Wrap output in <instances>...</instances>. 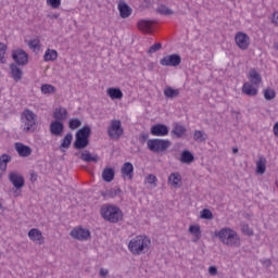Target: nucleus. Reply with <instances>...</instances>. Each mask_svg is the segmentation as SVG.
<instances>
[{
	"label": "nucleus",
	"instance_id": "nucleus-1",
	"mask_svg": "<svg viewBox=\"0 0 278 278\" xmlns=\"http://www.w3.org/2000/svg\"><path fill=\"white\" fill-rule=\"evenodd\" d=\"M38 127V115L34 111L26 109L21 114V129L24 134H34Z\"/></svg>",
	"mask_w": 278,
	"mask_h": 278
},
{
	"label": "nucleus",
	"instance_id": "nucleus-2",
	"mask_svg": "<svg viewBox=\"0 0 278 278\" xmlns=\"http://www.w3.org/2000/svg\"><path fill=\"white\" fill-rule=\"evenodd\" d=\"M151 248V239L147 236H137L128 243V249L132 255H142Z\"/></svg>",
	"mask_w": 278,
	"mask_h": 278
},
{
	"label": "nucleus",
	"instance_id": "nucleus-3",
	"mask_svg": "<svg viewBox=\"0 0 278 278\" xmlns=\"http://www.w3.org/2000/svg\"><path fill=\"white\" fill-rule=\"evenodd\" d=\"M215 236L219 238L220 242L226 244V247H240L238 233L230 228H223L218 232H215Z\"/></svg>",
	"mask_w": 278,
	"mask_h": 278
},
{
	"label": "nucleus",
	"instance_id": "nucleus-4",
	"mask_svg": "<svg viewBox=\"0 0 278 278\" xmlns=\"http://www.w3.org/2000/svg\"><path fill=\"white\" fill-rule=\"evenodd\" d=\"M100 214L102 218L109 223H118L119 220H123V212L114 205L104 204L100 210Z\"/></svg>",
	"mask_w": 278,
	"mask_h": 278
},
{
	"label": "nucleus",
	"instance_id": "nucleus-5",
	"mask_svg": "<svg viewBox=\"0 0 278 278\" xmlns=\"http://www.w3.org/2000/svg\"><path fill=\"white\" fill-rule=\"evenodd\" d=\"M173 142L168 139H148L147 147L152 153H164L170 149Z\"/></svg>",
	"mask_w": 278,
	"mask_h": 278
},
{
	"label": "nucleus",
	"instance_id": "nucleus-6",
	"mask_svg": "<svg viewBox=\"0 0 278 278\" xmlns=\"http://www.w3.org/2000/svg\"><path fill=\"white\" fill-rule=\"evenodd\" d=\"M90 138V126H84L76 132L75 149H86Z\"/></svg>",
	"mask_w": 278,
	"mask_h": 278
},
{
	"label": "nucleus",
	"instance_id": "nucleus-7",
	"mask_svg": "<svg viewBox=\"0 0 278 278\" xmlns=\"http://www.w3.org/2000/svg\"><path fill=\"white\" fill-rule=\"evenodd\" d=\"M123 134H125V130L123 129V124L121 123V119H112L108 127L109 138H111L112 140H118L123 136Z\"/></svg>",
	"mask_w": 278,
	"mask_h": 278
},
{
	"label": "nucleus",
	"instance_id": "nucleus-8",
	"mask_svg": "<svg viewBox=\"0 0 278 278\" xmlns=\"http://www.w3.org/2000/svg\"><path fill=\"white\" fill-rule=\"evenodd\" d=\"M11 55L17 66H27V64H29V54L23 49L13 50Z\"/></svg>",
	"mask_w": 278,
	"mask_h": 278
},
{
	"label": "nucleus",
	"instance_id": "nucleus-9",
	"mask_svg": "<svg viewBox=\"0 0 278 278\" xmlns=\"http://www.w3.org/2000/svg\"><path fill=\"white\" fill-rule=\"evenodd\" d=\"M235 42L241 51H247L251 47V37L247 33L238 31L235 36Z\"/></svg>",
	"mask_w": 278,
	"mask_h": 278
},
{
	"label": "nucleus",
	"instance_id": "nucleus-10",
	"mask_svg": "<svg viewBox=\"0 0 278 278\" xmlns=\"http://www.w3.org/2000/svg\"><path fill=\"white\" fill-rule=\"evenodd\" d=\"M161 66H179L181 64V56L179 54H168L161 59Z\"/></svg>",
	"mask_w": 278,
	"mask_h": 278
},
{
	"label": "nucleus",
	"instance_id": "nucleus-11",
	"mask_svg": "<svg viewBox=\"0 0 278 278\" xmlns=\"http://www.w3.org/2000/svg\"><path fill=\"white\" fill-rule=\"evenodd\" d=\"M243 94L248 97H257V92H260V85H255L250 81H245L241 88Z\"/></svg>",
	"mask_w": 278,
	"mask_h": 278
},
{
	"label": "nucleus",
	"instance_id": "nucleus-12",
	"mask_svg": "<svg viewBox=\"0 0 278 278\" xmlns=\"http://www.w3.org/2000/svg\"><path fill=\"white\" fill-rule=\"evenodd\" d=\"M70 236H72V238H75V240H88L90 238V230L86 229V228H74Z\"/></svg>",
	"mask_w": 278,
	"mask_h": 278
},
{
	"label": "nucleus",
	"instance_id": "nucleus-13",
	"mask_svg": "<svg viewBox=\"0 0 278 278\" xmlns=\"http://www.w3.org/2000/svg\"><path fill=\"white\" fill-rule=\"evenodd\" d=\"M168 126L164 124H155L150 129L151 136H156L159 138H164L168 134Z\"/></svg>",
	"mask_w": 278,
	"mask_h": 278
},
{
	"label": "nucleus",
	"instance_id": "nucleus-14",
	"mask_svg": "<svg viewBox=\"0 0 278 278\" xmlns=\"http://www.w3.org/2000/svg\"><path fill=\"white\" fill-rule=\"evenodd\" d=\"M14 149L20 157H29V155H31V153L34 152V150H31V147L21 142H16L14 144Z\"/></svg>",
	"mask_w": 278,
	"mask_h": 278
},
{
	"label": "nucleus",
	"instance_id": "nucleus-15",
	"mask_svg": "<svg viewBox=\"0 0 278 278\" xmlns=\"http://www.w3.org/2000/svg\"><path fill=\"white\" fill-rule=\"evenodd\" d=\"M52 116H53L54 121L64 123V121H66V118H68V110H66V108H64V106H56V108H54V110L52 112Z\"/></svg>",
	"mask_w": 278,
	"mask_h": 278
},
{
	"label": "nucleus",
	"instance_id": "nucleus-16",
	"mask_svg": "<svg viewBox=\"0 0 278 278\" xmlns=\"http://www.w3.org/2000/svg\"><path fill=\"white\" fill-rule=\"evenodd\" d=\"M153 25H155V22L150 21V20H140L137 23L138 30L142 31L143 34L153 33Z\"/></svg>",
	"mask_w": 278,
	"mask_h": 278
},
{
	"label": "nucleus",
	"instance_id": "nucleus-17",
	"mask_svg": "<svg viewBox=\"0 0 278 278\" xmlns=\"http://www.w3.org/2000/svg\"><path fill=\"white\" fill-rule=\"evenodd\" d=\"M117 10L119 12L121 18H129L131 16L134 10L129 4H127L125 1H119L117 4Z\"/></svg>",
	"mask_w": 278,
	"mask_h": 278
},
{
	"label": "nucleus",
	"instance_id": "nucleus-18",
	"mask_svg": "<svg viewBox=\"0 0 278 278\" xmlns=\"http://www.w3.org/2000/svg\"><path fill=\"white\" fill-rule=\"evenodd\" d=\"M63 132H64L63 122L54 119L50 123V134L52 136H62Z\"/></svg>",
	"mask_w": 278,
	"mask_h": 278
},
{
	"label": "nucleus",
	"instance_id": "nucleus-19",
	"mask_svg": "<svg viewBox=\"0 0 278 278\" xmlns=\"http://www.w3.org/2000/svg\"><path fill=\"white\" fill-rule=\"evenodd\" d=\"M247 78L249 79L250 84H254L255 86H260V84H262V74H260V71L255 68H251L248 72Z\"/></svg>",
	"mask_w": 278,
	"mask_h": 278
},
{
	"label": "nucleus",
	"instance_id": "nucleus-20",
	"mask_svg": "<svg viewBox=\"0 0 278 278\" xmlns=\"http://www.w3.org/2000/svg\"><path fill=\"white\" fill-rule=\"evenodd\" d=\"M106 94L111 101H121V99H123V90H121L118 87L108 88Z\"/></svg>",
	"mask_w": 278,
	"mask_h": 278
},
{
	"label": "nucleus",
	"instance_id": "nucleus-21",
	"mask_svg": "<svg viewBox=\"0 0 278 278\" xmlns=\"http://www.w3.org/2000/svg\"><path fill=\"white\" fill-rule=\"evenodd\" d=\"M28 238L36 242L37 244H42L45 242V238L42 237V232L36 228H33L28 231Z\"/></svg>",
	"mask_w": 278,
	"mask_h": 278
},
{
	"label": "nucleus",
	"instance_id": "nucleus-22",
	"mask_svg": "<svg viewBox=\"0 0 278 278\" xmlns=\"http://www.w3.org/2000/svg\"><path fill=\"white\" fill-rule=\"evenodd\" d=\"M10 71L11 77L14 79V81H21L23 79V70H21L18 65L12 63L10 65Z\"/></svg>",
	"mask_w": 278,
	"mask_h": 278
},
{
	"label": "nucleus",
	"instance_id": "nucleus-23",
	"mask_svg": "<svg viewBox=\"0 0 278 278\" xmlns=\"http://www.w3.org/2000/svg\"><path fill=\"white\" fill-rule=\"evenodd\" d=\"M9 179L16 190H21L25 186V178L21 175H10Z\"/></svg>",
	"mask_w": 278,
	"mask_h": 278
},
{
	"label": "nucleus",
	"instance_id": "nucleus-24",
	"mask_svg": "<svg viewBox=\"0 0 278 278\" xmlns=\"http://www.w3.org/2000/svg\"><path fill=\"white\" fill-rule=\"evenodd\" d=\"M163 94L166 99H176V97H179V89L172 86H166L163 89Z\"/></svg>",
	"mask_w": 278,
	"mask_h": 278
},
{
	"label": "nucleus",
	"instance_id": "nucleus-25",
	"mask_svg": "<svg viewBox=\"0 0 278 278\" xmlns=\"http://www.w3.org/2000/svg\"><path fill=\"white\" fill-rule=\"evenodd\" d=\"M58 60V50L48 48L43 54V62H55Z\"/></svg>",
	"mask_w": 278,
	"mask_h": 278
},
{
	"label": "nucleus",
	"instance_id": "nucleus-26",
	"mask_svg": "<svg viewBox=\"0 0 278 278\" xmlns=\"http://www.w3.org/2000/svg\"><path fill=\"white\" fill-rule=\"evenodd\" d=\"M155 10L157 14H162L163 16H173V14H175V11H173V9L168 8L166 4H157Z\"/></svg>",
	"mask_w": 278,
	"mask_h": 278
},
{
	"label": "nucleus",
	"instance_id": "nucleus-27",
	"mask_svg": "<svg viewBox=\"0 0 278 278\" xmlns=\"http://www.w3.org/2000/svg\"><path fill=\"white\" fill-rule=\"evenodd\" d=\"M172 134L174 136H176V138H182V136L186 135V126L179 124V123H175L173 125V130Z\"/></svg>",
	"mask_w": 278,
	"mask_h": 278
},
{
	"label": "nucleus",
	"instance_id": "nucleus-28",
	"mask_svg": "<svg viewBox=\"0 0 278 278\" xmlns=\"http://www.w3.org/2000/svg\"><path fill=\"white\" fill-rule=\"evenodd\" d=\"M73 142V134L68 132L65 135V137L63 138L61 146H60V151H62V153H64L66 151V149L71 148V143Z\"/></svg>",
	"mask_w": 278,
	"mask_h": 278
},
{
	"label": "nucleus",
	"instance_id": "nucleus-29",
	"mask_svg": "<svg viewBox=\"0 0 278 278\" xmlns=\"http://www.w3.org/2000/svg\"><path fill=\"white\" fill-rule=\"evenodd\" d=\"M80 160L84 162H99V155L92 154L88 150H84L80 154Z\"/></svg>",
	"mask_w": 278,
	"mask_h": 278
},
{
	"label": "nucleus",
	"instance_id": "nucleus-30",
	"mask_svg": "<svg viewBox=\"0 0 278 278\" xmlns=\"http://www.w3.org/2000/svg\"><path fill=\"white\" fill-rule=\"evenodd\" d=\"M12 162V156L10 154H2L0 156V173H5L8 170V164Z\"/></svg>",
	"mask_w": 278,
	"mask_h": 278
},
{
	"label": "nucleus",
	"instance_id": "nucleus-31",
	"mask_svg": "<svg viewBox=\"0 0 278 278\" xmlns=\"http://www.w3.org/2000/svg\"><path fill=\"white\" fill-rule=\"evenodd\" d=\"M168 184L172 188H181V175H169Z\"/></svg>",
	"mask_w": 278,
	"mask_h": 278
},
{
	"label": "nucleus",
	"instance_id": "nucleus-32",
	"mask_svg": "<svg viewBox=\"0 0 278 278\" xmlns=\"http://www.w3.org/2000/svg\"><path fill=\"white\" fill-rule=\"evenodd\" d=\"M256 173L264 175L266 173V157H260L256 162Z\"/></svg>",
	"mask_w": 278,
	"mask_h": 278
},
{
	"label": "nucleus",
	"instance_id": "nucleus-33",
	"mask_svg": "<svg viewBox=\"0 0 278 278\" xmlns=\"http://www.w3.org/2000/svg\"><path fill=\"white\" fill-rule=\"evenodd\" d=\"M189 233H192V236H195V238L192 239V242H199V240H201V227L200 226H190Z\"/></svg>",
	"mask_w": 278,
	"mask_h": 278
},
{
	"label": "nucleus",
	"instance_id": "nucleus-34",
	"mask_svg": "<svg viewBox=\"0 0 278 278\" xmlns=\"http://www.w3.org/2000/svg\"><path fill=\"white\" fill-rule=\"evenodd\" d=\"M56 88L53 85L50 84H43L41 85V94H55Z\"/></svg>",
	"mask_w": 278,
	"mask_h": 278
},
{
	"label": "nucleus",
	"instance_id": "nucleus-35",
	"mask_svg": "<svg viewBox=\"0 0 278 278\" xmlns=\"http://www.w3.org/2000/svg\"><path fill=\"white\" fill-rule=\"evenodd\" d=\"M193 160H194V155H192L190 151H184L180 155V162L182 164H191Z\"/></svg>",
	"mask_w": 278,
	"mask_h": 278
},
{
	"label": "nucleus",
	"instance_id": "nucleus-36",
	"mask_svg": "<svg viewBox=\"0 0 278 278\" xmlns=\"http://www.w3.org/2000/svg\"><path fill=\"white\" fill-rule=\"evenodd\" d=\"M28 47L29 49H31V51H34V53H38L40 51V39L35 38V39H30L28 41Z\"/></svg>",
	"mask_w": 278,
	"mask_h": 278
},
{
	"label": "nucleus",
	"instance_id": "nucleus-37",
	"mask_svg": "<svg viewBox=\"0 0 278 278\" xmlns=\"http://www.w3.org/2000/svg\"><path fill=\"white\" fill-rule=\"evenodd\" d=\"M101 194L102 197H104V199H114L115 197H118V194H121V189L102 191Z\"/></svg>",
	"mask_w": 278,
	"mask_h": 278
},
{
	"label": "nucleus",
	"instance_id": "nucleus-38",
	"mask_svg": "<svg viewBox=\"0 0 278 278\" xmlns=\"http://www.w3.org/2000/svg\"><path fill=\"white\" fill-rule=\"evenodd\" d=\"M263 94H264V99L266 101H273V99H275V97H277V92H275V89H273V88L264 89Z\"/></svg>",
	"mask_w": 278,
	"mask_h": 278
},
{
	"label": "nucleus",
	"instance_id": "nucleus-39",
	"mask_svg": "<svg viewBox=\"0 0 278 278\" xmlns=\"http://www.w3.org/2000/svg\"><path fill=\"white\" fill-rule=\"evenodd\" d=\"M8 51V46L5 43L0 42V64H5L8 59H5V53Z\"/></svg>",
	"mask_w": 278,
	"mask_h": 278
},
{
	"label": "nucleus",
	"instance_id": "nucleus-40",
	"mask_svg": "<svg viewBox=\"0 0 278 278\" xmlns=\"http://www.w3.org/2000/svg\"><path fill=\"white\" fill-rule=\"evenodd\" d=\"M134 173V165L129 162L124 163L122 166V175H131Z\"/></svg>",
	"mask_w": 278,
	"mask_h": 278
},
{
	"label": "nucleus",
	"instance_id": "nucleus-41",
	"mask_svg": "<svg viewBox=\"0 0 278 278\" xmlns=\"http://www.w3.org/2000/svg\"><path fill=\"white\" fill-rule=\"evenodd\" d=\"M68 127L70 129H78V127H81V121L79 118H71L68 121Z\"/></svg>",
	"mask_w": 278,
	"mask_h": 278
},
{
	"label": "nucleus",
	"instance_id": "nucleus-42",
	"mask_svg": "<svg viewBox=\"0 0 278 278\" xmlns=\"http://www.w3.org/2000/svg\"><path fill=\"white\" fill-rule=\"evenodd\" d=\"M193 138L197 142H203L204 140H206L207 135H205V132L201 130H195Z\"/></svg>",
	"mask_w": 278,
	"mask_h": 278
},
{
	"label": "nucleus",
	"instance_id": "nucleus-43",
	"mask_svg": "<svg viewBox=\"0 0 278 278\" xmlns=\"http://www.w3.org/2000/svg\"><path fill=\"white\" fill-rule=\"evenodd\" d=\"M46 3L49 8H52V10H58V8L62 5V0H46Z\"/></svg>",
	"mask_w": 278,
	"mask_h": 278
},
{
	"label": "nucleus",
	"instance_id": "nucleus-44",
	"mask_svg": "<svg viewBox=\"0 0 278 278\" xmlns=\"http://www.w3.org/2000/svg\"><path fill=\"white\" fill-rule=\"evenodd\" d=\"M201 218H204L205 220H212V218H214V215L212 214V211H210V208H203L201 212Z\"/></svg>",
	"mask_w": 278,
	"mask_h": 278
},
{
	"label": "nucleus",
	"instance_id": "nucleus-45",
	"mask_svg": "<svg viewBox=\"0 0 278 278\" xmlns=\"http://www.w3.org/2000/svg\"><path fill=\"white\" fill-rule=\"evenodd\" d=\"M157 181V178L155 177V175H149L147 178H146V184H150V186L152 188H155L157 186L156 184Z\"/></svg>",
	"mask_w": 278,
	"mask_h": 278
},
{
	"label": "nucleus",
	"instance_id": "nucleus-46",
	"mask_svg": "<svg viewBox=\"0 0 278 278\" xmlns=\"http://www.w3.org/2000/svg\"><path fill=\"white\" fill-rule=\"evenodd\" d=\"M160 49H162V43H154L149 50L148 53L153 54V53H157V51H160Z\"/></svg>",
	"mask_w": 278,
	"mask_h": 278
},
{
	"label": "nucleus",
	"instance_id": "nucleus-47",
	"mask_svg": "<svg viewBox=\"0 0 278 278\" xmlns=\"http://www.w3.org/2000/svg\"><path fill=\"white\" fill-rule=\"evenodd\" d=\"M241 231L243 233H247V236H253V230L249 229V225L247 224L242 226Z\"/></svg>",
	"mask_w": 278,
	"mask_h": 278
},
{
	"label": "nucleus",
	"instance_id": "nucleus-48",
	"mask_svg": "<svg viewBox=\"0 0 278 278\" xmlns=\"http://www.w3.org/2000/svg\"><path fill=\"white\" fill-rule=\"evenodd\" d=\"M115 174H116V169H114V167H106L102 173V175H115Z\"/></svg>",
	"mask_w": 278,
	"mask_h": 278
},
{
	"label": "nucleus",
	"instance_id": "nucleus-49",
	"mask_svg": "<svg viewBox=\"0 0 278 278\" xmlns=\"http://www.w3.org/2000/svg\"><path fill=\"white\" fill-rule=\"evenodd\" d=\"M103 181H106V184H110V181H114V175H102Z\"/></svg>",
	"mask_w": 278,
	"mask_h": 278
},
{
	"label": "nucleus",
	"instance_id": "nucleus-50",
	"mask_svg": "<svg viewBox=\"0 0 278 278\" xmlns=\"http://www.w3.org/2000/svg\"><path fill=\"white\" fill-rule=\"evenodd\" d=\"M208 273L214 277V276L218 275V268H216V266H210Z\"/></svg>",
	"mask_w": 278,
	"mask_h": 278
},
{
	"label": "nucleus",
	"instance_id": "nucleus-51",
	"mask_svg": "<svg viewBox=\"0 0 278 278\" xmlns=\"http://www.w3.org/2000/svg\"><path fill=\"white\" fill-rule=\"evenodd\" d=\"M271 23L278 26V11L274 12Z\"/></svg>",
	"mask_w": 278,
	"mask_h": 278
},
{
	"label": "nucleus",
	"instance_id": "nucleus-52",
	"mask_svg": "<svg viewBox=\"0 0 278 278\" xmlns=\"http://www.w3.org/2000/svg\"><path fill=\"white\" fill-rule=\"evenodd\" d=\"M139 140H140V142H147V140H149V135L148 134H141L140 136H139Z\"/></svg>",
	"mask_w": 278,
	"mask_h": 278
},
{
	"label": "nucleus",
	"instance_id": "nucleus-53",
	"mask_svg": "<svg viewBox=\"0 0 278 278\" xmlns=\"http://www.w3.org/2000/svg\"><path fill=\"white\" fill-rule=\"evenodd\" d=\"M273 134L275 138H278V122H276L273 126Z\"/></svg>",
	"mask_w": 278,
	"mask_h": 278
},
{
	"label": "nucleus",
	"instance_id": "nucleus-54",
	"mask_svg": "<svg viewBox=\"0 0 278 278\" xmlns=\"http://www.w3.org/2000/svg\"><path fill=\"white\" fill-rule=\"evenodd\" d=\"M108 273H110L108 269L101 268L99 275L100 277H108Z\"/></svg>",
	"mask_w": 278,
	"mask_h": 278
},
{
	"label": "nucleus",
	"instance_id": "nucleus-55",
	"mask_svg": "<svg viewBox=\"0 0 278 278\" xmlns=\"http://www.w3.org/2000/svg\"><path fill=\"white\" fill-rule=\"evenodd\" d=\"M271 264H273V262H270V260L264 261V266H266L267 268L270 267Z\"/></svg>",
	"mask_w": 278,
	"mask_h": 278
},
{
	"label": "nucleus",
	"instance_id": "nucleus-56",
	"mask_svg": "<svg viewBox=\"0 0 278 278\" xmlns=\"http://www.w3.org/2000/svg\"><path fill=\"white\" fill-rule=\"evenodd\" d=\"M38 179V176L37 175H31L30 176V181H36Z\"/></svg>",
	"mask_w": 278,
	"mask_h": 278
},
{
	"label": "nucleus",
	"instance_id": "nucleus-57",
	"mask_svg": "<svg viewBox=\"0 0 278 278\" xmlns=\"http://www.w3.org/2000/svg\"><path fill=\"white\" fill-rule=\"evenodd\" d=\"M126 177H128L129 180H132V179H134V176H132V175L124 176V179H126Z\"/></svg>",
	"mask_w": 278,
	"mask_h": 278
},
{
	"label": "nucleus",
	"instance_id": "nucleus-58",
	"mask_svg": "<svg viewBox=\"0 0 278 278\" xmlns=\"http://www.w3.org/2000/svg\"><path fill=\"white\" fill-rule=\"evenodd\" d=\"M232 153H238V148H232Z\"/></svg>",
	"mask_w": 278,
	"mask_h": 278
}]
</instances>
